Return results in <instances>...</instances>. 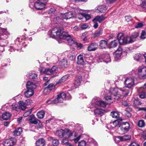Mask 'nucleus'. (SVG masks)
<instances>
[{"instance_id":"41","label":"nucleus","mask_w":146,"mask_h":146,"mask_svg":"<svg viewBox=\"0 0 146 146\" xmlns=\"http://www.w3.org/2000/svg\"><path fill=\"white\" fill-rule=\"evenodd\" d=\"M12 109L13 110H15L17 111H19L21 110V109L19 108V106L15 103H13L12 106Z\"/></svg>"},{"instance_id":"62","label":"nucleus","mask_w":146,"mask_h":146,"mask_svg":"<svg viewBox=\"0 0 146 146\" xmlns=\"http://www.w3.org/2000/svg\"><path fill=\"white\" fill-rule=\"evenodd\" d=\"M88 27V25L86 24H84L82 25L81 26V28L82 29H86Z\"/></svg>"},{"instance_id":"45","label":"nucleus","mask_w":146,"mask_h":146,"mask_svg":"<svg viewBox=\"0 0 146 146\" xmlns=\"http://www.w3.org/2000/svg\"><path fill=\"white\" fill-rule=\"evenodd\" d=\"M103 33V30L102 29H98L96 31L95 34L94 35L95 36H98L101 35Z\"/></svg>"},{"instance_id":"36","label":"nucleus","mask_w":146,"mask_h":146,"mask_svg":"<svg viewBox=\"0 0 146 146\" xmlns=\"http://www.w3.org/2000/svg\"><path fill=\"white\" fill-rule=\"evenodd\" d=\"M22 131V129L21 128L19 127L16 129L13 132V135L15 136L19 135L21 134Z\"/></svg>"},{"instance_id":"12","label":"nucleus","mask_w":146,"mask_h":146,"mask_svg":"<svg viewBox=\"0 0 146 146\" xmlns=\"http://www.w3.org/2000/svg\"><path fill=\"white\" fill-rule=\"evenodd\" d=\"M92 103L103 107H104L106 106V103L104 101L101 100H98L94 98L92 100Z\"/></svg>"},{"instance_id":"55","label":"nucleus","mask_w":146,"mask_h":146,"mask_svg":"<svg viewBox=\"0 0 146 146\" xmlns=\"http://www.w3.org/2000/svg\"><path fill=\"white\" fill-rule=\"evenodd\" d=\"M121 139V141H124L128 139V136L127 135H124L123 136H120Z\"/></svg>"},{"instance_id":"44","label":"nucleus","mask_w":146,"mask_h":146,"mask_svg":"<svg viewBox=\"0 0 146 146\" xmlns=\"http://www.w3.org/2000/svg\"><path fill=\"white\" fill-rule=\"evenodd\" d=\"M45 112L44 111H41L38 112L37 113L38 117L39 119H42L43 118Z\"/></svg>"},{"instance_id":"14","label":"nucleus","mask_w":146,"mask_h":146,"mask_svg":"<svg viewBox=\"0 0 146 146\" xmlns=\"http://www.w3.org/2000/svg\"><path fill=\"white\" fill-rule=\"evenodd\" d=\"M138 95L140 98L144 99L146 98V92L144 88H140L138 90Z\"/></svg>"},{"instance_id":"5","label":"nucleus","mask_w":146,"mask_h":146,"mask_svg":"<svg viewBox=\"0 0 146 146\" xmlns=\"http://www.w3.org/2000/svg\"><path fill=\"white\" fill-rule=\"evenodd\" d=\"M41 73H43L48 75L55 74L58 72V68L56 66H53L51 69L42 68L40 69Z\"/></svg>"},{"instance_id":"57","label":"nucleus","mask_w":146,"mask_h":146,"mask_svg":"<svg viewBox=\"0 0 146 146\" xmlns=\"http://www.w3.org/2000/svg\"><path fill=\"white\" fill-rule=\"evenodd\" d=\"M50 91V90L46 87L45 88L43 91V93L44 94H47L49 93Z\"/></svg>"},{"instance_id":"47","label":"nucleus","mask_w":146,"mask_h":146,"mask_svg":"<svg viewBox=\"0 0 146 146\" xmlns=\"http://www.w3.org/2000/svg\"><path fill=\"white\" fill-rule=\"evenodd\" d=\"M145 123L143 120H140L138 123V126L140 127H143L145 125Z\"/></svg>"},{"instance_id":"10","label":"nucleus","mask_w":146,"mask_h":146,"mask_svg":"<svg viewBox=\"0 0 146 146\" xmlns=\"http://www.w3.org/2000/svg\"><path fill=\"white\" fill-rule=\"evenodd\" d=\"M138 72L139 75L143 78H146V67L141 66L139 67Z\"/></svg>"},{"instance_id":"1","label":"nucleus","mask_w":146,"mask_h":146,"mask_svg":"<svg viewBox=\"0 0 146 146\" xmlns=\"http://www.w3.org/2000/svg\"><path fill=\"white\" fill-rule=\"evenodd\" d=\"M56 135L60 137H68L71 141L74 140L75 143H77L80 139L81 136L79 135L77 137V133L74 131L72 132L68 129H60L57 130Z\"/></svg>"},{"instance_id":"50","label":"nucleus","mask_w":146,"mask_h":146,"mask_svg":"<svg viewBox=\"0 0 146 146\" xmlns=\"http://www.w3.org/2000/svg\"><path fill=\"white\" fill-rule=\"evenodd\" d=\"M121 123H120V122L118 120H115L113 123V125L115 127H116L117 126L119 125V127H121Z\"/></svg>"},{"instance_id":"15","label":"nucleus","mask_w":146,"mask_h":146,"mask_svg":"<svg viewBox=\"0 0 146 146\" xmlns=\"http://www.w3.org/2000/svg\"><path fill=\"white\" fill-rule=\"evenodd\" d=\"M139 35V34L138 32H135L132 33L128 40V44L131 43L135 41Z\"/></svg>"},{"instance_id":"17","label":"nucleus","mask_w":146,"mask_h":146,"mask_svg":"<svg viewBox=\"0 0 146 146\" xmlns=\"http://www.w3.org/2000/svg\"><path fill=\"white\" fill-rule=\"evenodd\" d=\"M82 81V79L81 76L80 75H77L74 82V84L76 88L80 84L81 82Z\"/></svg>"},{"instance_id":"54","label":"nucleus","mask_w":146,"mask_h":146,"mask_svg":"<svg viewBox=\"0 0 146 146\" xmlns=\"http://www.w3.org/2000/svg\"><path fill=\"white\" fill-rule=\"evenodd\" d=\"M140 37L142 39H144L146 38V33L144 31H142Z\"/></svg>"},{"instance_id":"56","label":"nucleus","mask_w":146,"mask_h":146,"mask_svg":"<svg viewBox=\"0 0 146 146\" xmlns=\"http://www.w3.org/2000/svg\"><path fill=\"white\" fill-rule=\"evenodd\" d=\"M86 143L84 141L82 140L79 143L78 146H85Z\"/></svg>"},{"instance_id":"35","label":"nucleus","mask_w":146,"mask_h":146,"mask_svg":"<svg viewBox=\"0 0 146 146\" xmlns=\"http://www.w3.org/2000/svg\"><path fill=\"white\" fill-rule=\"evenodd\" d=\"M68 62L66 58L63 59L61 60L60 64L62 66L66 67L68 66Z\"/></svg>"},{"instance_id":"34","label":"nucleus","mask_w":146,"mask_h":146,"mask_svg":"<svg viewBox=\"0 0 146 146\" xmlns=\"http://www.w3.org/2000/svg\"><path fill=\"white\" fill-rule=\"evenodd\" d=\"M11 117V114L9 112H6L2 115V118L3 120H7Z\"/></svg>"},{"instance_id":"4","label":"nucleus","mask_w":146,"mask_h":146,"mask_svg":"<svg viewBox=\"0 0 146 146\" xmlns=\"http://www.w3.org/2000/svg\"><path fill=\"white\" fill-rule=\"evenodd\" d=\"M66 95L64 92H62L58 95L56 99L54 100H48L46 103L48 104H56L58 102H62L65 99Z\"/></svg>"},{"instance_id":"46","label":"nucleus","mask_w":146,"mask_h":146,"mask_svg":"<svg viewBox=\"0 0 146 146\" xmlns=\"http://www.w3.org/2000/svg\"><path fill=\"white\" fill-rule=\"evenodd\" d=\"M52 146H56L58 145L59 143V140L57 139H53L52 138Z\"/></svg>"},{"instance_id":"53","label":"nucleus","mask_w":146,"mask_h":146,"mask_svg":"<svg viewBox=\"0 0 146 146\" xmlns=\"http://www.w3.org/2000/svg\"><path fill=\"white\" fill-rule=\"evenodd\" d=\"M114 141L117 143H119L120 141H121L120 136L115 137L114 138Z\"/></svg>"},{"instance_id":"22","label":"nucleus","mask_w":146,"mask_h":146,"mask_svg":"<svg viewBox=\"0 0 146 146\" xmlns=\"http://www.w3.org/2000/svg\"><path fill=\"white\" fill-rule=\"evenodd\" d=\"M28 120L30 123L32 124H36L38 123V119L35 117L33 114L30 116V118Z\"/></svg>"},{"instance_id":"6","label":"nucleus","mask_w":146,"mask_h":146,"mask_svg":"<svg viewBox=\"0 0 146 146\" xmlns=\"http://www.w3.org/2000/svg\"><path fill=\"white\" fill-rule=\"evenodd\" d=\"M73 12L72 11H69L64 14H61L60 17H56L54 18V20H56L58 22H59V20L61 19H68L72 17H74L73 15Z\"/></svg>"},{"instance_id":"64","label":"nucleus","mask_w":146,"mask_h":146,"mask_svg":"<svg viewBox=\"0 0 146 146\" xmlns=\"http://www.w3.org/2000/svg\"><path fill=\"white\" fill-rule=\"evenodd\" d=\"M141 5L143 7L146 8V1L143 2L142 3Z\"/></svg>"},{"instance_id":"32","label":"nucleus","mask_w":146,"mask_h":146,"mask_svg":"<svg viewBox=\"0 0 146 146\" xmlns=\"http://www.w3.org/2000/svg\"><path fill=\"white\" fill-rule=\"evenodd\" d=\"M63 139L62 141V144L63 145H65L66 146H72V144L68 142V139H69L68 137L65 138Z\"/></svg>"},{"instance_id":"58","label":"nucleus","mask_w":146,"mask_h":146,"mask_svg":"<svg viewBox=\"0 0 146 146\" xmlns=\"http://www.w3.org/2000/svg\"><path fill=\"white\" fill-rule=\"evenodd\" d=\"M88 142L91 143H93L94 144H96V143L95 141L93 139L90 138L88 140Z\"/></svg>"},{"instance_id":"29","label":"nucleus","mask_w":146,"mask_h":146,"mask_svg":"<svg viewBox=\"0 0 146 146\" xmlns=\"http://www.w3.org/2000/svg\"><path fill=\"white\" fill-rule=\"evenodd\" d=\"M99 46L102 49L105 48L107 46L108 42L106 40H102L99 42Z\"/></svg>"},{"instance_id":"49","label":"nucleus","mask_w":146,"mask_h":146,"mask_svg":"<svg viewBox=\"0 0 146 146\" xmlns=\"http://www.w3.org/2000/svg\"><path fill=\"white\" fill-rule=\"evenodd\" d=\"M55 85L52 83L50 84L47 87L50 91L54 89Z\"/></svg>"},{"instance_id":"37","label":"nucleus","mask_w":146,"mask_h":146,"mask_svg":"<svg viewBox=\"0 0 146 146\" xmlns=\"http://www.w3.org/2000/svg\"><path fill=\"white\" fill-rule=\"evenodd\" d=\"M143 55L140 54H137L133 56L134 59L138 61L141 60L143 58Z\"/></svg>"},{"instance_id":"52","label":"nucleus","mask_w":146,"mask_h":146,"mask_svg":"<svg viewBox=\"0 0 146 146\" xmlns=\"http://www.w3.org/2000/svg\"><path fill=\"white\" fill-rule=\"evenodd\" d=\"M32 112V109H30L28 111L25 112L23 114L25 117H27Z\"/></svg>"},{"instance_id":"39","label":"nucleus","mask_w":146,"mask_h":146,"mask_svg":"<svg viewBox=\"0 0 146 146\" xmlns=\"http://www.w3.org/2000/svg\"><path fill=\"white\" fill-rule=\"evenodd\" d=\"M81 15L82 17L80 18H82V19H86V21L89 20L91 18V15H90L87 14L85 13H81Z\"/></svg>"},{"instance_id":"23","label":"nucleus","mask_w":146,"mask_h":146,"mask_svg":"<svg viewBox=\"0 0 146 146\" xmlns=\"http://www.w3.org/2000/svg\"><path fill=\"white\" fill-rule=\"evenodd\" d=\"M34 94V91L33 89H27L24 92L25 96L27 98H29L32 96Z\"/></svg>"},{"instance_id":"42","label":"nucleus","mask_w":146,"mask_h":146,"mask_svg":"<svg viewBox=\"0 0 146 146\" xmlns=\"http://www.w3.org/2000/svg\"><path fill=\"white\" fill-rule=\"evenodd\" d=\"M28 77L29 78L33 80L36 79L37 78V75L36 74L34 73H29Z\"/></svg>"},{"instance_id":"8","label":"nucleus","mask_w":146,"mask_h":146,"mask_svg":"<svg viewBox=\"0 0 146 146\" xmlns=\"http://www.w3.org/2000/svg\"><path fill=\"white\" fill-rule=\"evenodd\" d=\"M32 102V100L30 99L26 100L25 102L20 101L19 103V108L21 110H24L27 108V106L31 104Z\"/></svg>"},{"instance_id":"30","label":"nucleus","mask_w":146,"mask_h":146,"mask_svg":"<svg viewBox=\"0 0 146 146\" xmlns=\"http://www.w3.org/2000/svg\"><path fill=\"white\" fill-rule=\"evenodd\" d=\"M135 77L128 78V88H131L134 84Z\"/></svg>"},{"instance_id":"2","label":"nucleus","mask_w":146,"mask_h":146,"mask_svg":"<svg viewBox=\"0 0 146 146\" xmlns=\"http://www.w3.org/2000/svg\"><path fill=\"white\" fill-rule=\"evenodd\" d=\"M62 31L59 27H56L53 28L52 30L48 32V34L50 36L53 38L58 37L60 39L66 40L70 38V35L65 32H63L61 34Z\"/></svg>"},{"instance_id":"26","label":"nucleus","mask_w":146,"mask_h":146,"mask_svg":"<svg viewBox=\"0 0 146 146\" xmlns=\"http://www.w3.org/2000/svg\"><path fill=\"white\" fill-rule=\"evenodd\" d=\"M74 12H73L74 17H77L79 19L81 20L82 19L79 17L81 15L80 10L78 8H75L74 9Z\"/></svg>"},{"instance_id":"59","label":"nucleus","mask_w":146,"mask_h":146,"mask_svg":"<svg viewBox=\"0 0 146 146\" xmlns=\"http://www.w3.org/2000/svg\"><path fill=\"white\" fill-rule=\"evenodd\" d=\"M129 146H140L135 142H132Z\"/></svg>"},{"instance_id":"3","label":"nucleus","mask_w":146,"mask_h":146,"mask_svg":"<svg viewBox=\"0 0 146 146\" xmlns=\"http://www.w3.org/2000/svg\"><path fill=\"white\" fill-rule=\"evenodd\" d=\"M119 90L117 88H111L110 91V92L104 96L106 99L109 101V104L113 103V100H118L120 98V95L119 94Z\"/></svg>"},{"instance_id":"63","label":"nucleus","mask_w":146,"mask_h":146,"mask_svg":"<svg viewBox=\"0 0 146 146\" xmlns=\"http://www.w3.org/2000/svg\"><path fill=\"white\" fill-rule=\"evenodd\" d=\"M122 103L123 105L125 106H127L128 105V103L127 101V100H124L123 101Z\"/></svg>"},{"instance_id":"48","label":"nucleus","mask_w":146,"mask_h":146,"mask_svg":"<svg viewBox=\"0 0 146 146\" xmlns=\"http://www.w3.org/2000/svg\"><path fill=\"white\" fill-rule=\"evenodd\" d=\"M141 102L139 101L138 98L135 99L133 102V104L135 106L141 105Z\"/></svg>"},{"instance_id":"61","label":"nucleus","mask_w":146,"mask_h":146,"mask_svg":"<svg viewBox=\"0 0 146 146\" xmlns=\"http://www.w3.org/2000/svg\"><path fill=\"white\" fill-rule=\"evenodd\" d=\"M116 0H106L107 3L111 4L113 3Z\"/></svg>"},{"instance_id":"28","label":"nucleus","mask_w":146,"mask_h":146,"mask_svg":"<svg viewBox=\"0 0 146 146\" xmlns=\"http://www.w3.org/2000/svg\"><path fill=\"white\" fill-rule=\"evenodd\" d=\"M105 19V17L103 16H98L96 17L93 20V21L95 22L98 21L99 23H100Z\"/></svg>"},{"instance_id":"31","label":"nucleus","mask_w":146,"mask_h":146,"mask_svg":"<svg viewBox=\"0 0 146 146\" xmlns=\"http://www.w3.org/2000/svg\"><path fill=\"white\" fill-rule=\"evenodd\" d=\"M127 122H122L121 123V125H122L121 128V129L122 131V133H127L128 131L127 128V127H125L124 125H125Z\"/></svg>"},{"instance_id":"13","label":"nucleus","mask_w":146,"mask_h":146,"mask_svg":"<svg viewBox=\"0 0 146 146\" xmlns=\"http://www.w3.org/2000/svg\"><path fill=\"white\" fill-rule=\"evenodd\" d=\"M15 143V139L13 138L6 140L4 143V146H13Z\"/></svg>"},{"instance_id":"25","label":"nucleus","mask_w":146,"mask_h":146,"mask_svg":"<svg viewBox=\"0 0 146 146\" xmlns=\"http://www.w3.org/2000/svg\"><path fill=\"white\" fill-rule=\"evenodd\" d=\"M26 86L27 89H33L36 88V86L33 82L28 81L26 84Z\"/></svg>"},{"instance_id":"38","label":"nucleus","mask_w":146,"mask_h":146,"mask_svg":"<svg viewBox=\"0 0 146 146\" xmlns=\"http://www.w3.org/2000/svg\"><path fill=\"white\" fill-rule=\"evenodd\" d=\"M107 7L105 5H103L99 6L97 9L101 13H102L107 9Z\"/></svg>"},{"instance_id":"7","label":"nucleus","mask_w":146,"mask_h":146,"mask_svg":"<svg viewBox=\"0 0 146 146\" xmlns=\"http://www.w3.org/2000/svg\"><path fill=\"white\" fill-rule=\"evenodd\" d=\"M118 42L120 44L125 45L127 43V37L124 36V35L121 33L118 34L117 36Z\"/></svg>"},{"instance_id":"18","label":"nucleus","mask_w":146,"mask_h":146,"mask_svg":"<svg viewBox=\"0 0 146 146\" xmlns=\"http://www.w3.org/2000/svg\"><path fill=\"white\" fill-rule=\"evenodd\" d=\"M98 44L96 43H92L88 47V49L89 51H94L97 49Z\"/></svg>"},{"instance_id":"27","label":"nucleus","mask_w":146,"mask_h":146,"mask_svg":"<svg viewBox=\"0 0 146 146\" xmlns=\"http://www.w3.org/2000/svg\"><path fill=\"white\" fill-rule=\"evenodd\" d=\"M83 56L80 54L77 57V63L79 64L83 65L85 62V60L83 58Z\"/></svg>"},{"instance_id":"60","label":"nucleus","mask_w":146,"mask_h":146,"mask_svg":"<svg viewBox=\"0 0 146 146\" xmlns=\"http://www.w3.org/2000/svg\"><path fill=\"white\" fill-rule=\"evenodd\" d=\"M106 56L107 57V58H105V59L106 60V63L110 62L111 61V59L109 55L108 54Z\"/></svg>"},{"instance_id":"11","label":"nucleus","mask_w":146,"mask_h":146,"mask_svg":"<svg viewBox=\"0 0 146 146\" xmlns=\"http://www.w3.org/2000/svg\"><path fill=\"white\" fill-rule=\"evenodd\" d=\"M67 41L68 44L69 45H73L74 46H76L80 48H81L82 47V44L80 43H79L75 42L73 40L72 38L71 37L70 35V38H68L67 39Z\"/></svg>"},{"instance_id":"33","label":"nucleus","mask_w":146,"mask_h":146,"mask_svg":"<svg viewBox=\"0 0 146 146\" xmlns=\"http://www.w3.org/2000/svg\"><path fill=\"white\" fill-rule=\"evenodd\" d=\"M69 77V75H66L63 76L60 79L56 81V84L63 82L67 80Z\"/></svg>"},{"instance_id":"19","label":"nucleus","mask_w":146,"mask_h":146,"mask_svg":"<svg viewBox=\"0 0 146 146\" xmlns=\"http://www.w3.org/2000/svg\"><path fill=\"white\" fill-rule=\"evenodd\" d=\"M127 78H126L124 82V84L125 85V87H124L123 89L121 90V91L123 92V94H124L123 97V98L127 96L128 94L127 89L128 87V85L126 84V82L127 81Z\"/></svg>"},{"instance_id":"20","label":"nucleus","mask_w":146,"mask_h":146,"mask_svg":"<svg viewBox=\"0 0 146 146\" xmlns=\"http://www.w3.org/2000/svg\"><path fill=\"white\" fill-rule=\"evenodd\" d=\"M122 53L121 48L119 47L114 52L113 55L115 58L117 59L119 58L121 56Z\"/></svg>"},{"instance_id":"16","label":"nucleus","mask_w":146,"mask_h":146,"mask_svg":"<svg viewBox=\"0 0 146 146\" xmlns=\"http://www.w3.org/2000/svg\"><path fill=\"white\" fill-rule=\"evenodd\" d=\"M9 33L7 31V29H2L1 30V35L2 40H5L7 38Z\"/></svg>"},{"instance_id":"24","label":"nucleus","mask_w":146,"mask_h":146,"mask_svg":"<svg viewBox=\"0 0 146 146\" xmlns=\"http://www.w3.org/2000/svg\"><path fill=\"white\" fill-rule=\"evenodd\" d=\"M45 141L42 138L39 139L36 142V146H44L45 145Z\"/></svg>"},{"instance_id":"43","label":"nucleus","mask_w":146,"mask_h":146,"mask_svg":"<svg viewBox=\"0 0 146 146\" xmlns=\"http://www.w3.org/2000/svg\"><path fill=\"white\" fill-rule=\"evenodd\" d=\"M118 41L115 40L112 41L110 44V46L111 48H114L116 47L118 44Z\"/></svg>"},{"instance_id":"51","label":"nucleus","mask_w":146,"mask_h":146,"mask_svg":"<svg viewBox=\"0 0 146 146\" xmlns=\"http://www.w3.org/2000/svg\"><path fill=\"white\" fill-rule=\"evenodd\" d=\"M144 25V23H139L137 24V25L135 26L136 28H140L143 27Z\"/></svg>"},{"instance_id":"40","label":"nucleus","mask_w":146,"mask_h":146,"mask_svg":"<svg viewBox=\"0 0 146 146\" xmlns=\"http://www.w3.org/2000/svg\"><path fill=\"white\" fill-rule=\"evenodd\" d=\"M111 115L113 118L118 119L119 117V113L116 111H113L111 112Z\"/></svg>"},{"instance_id":"9","label":"nucleus","mask_w":146,"mask_h":146,"mask_svg":"<svg viewBox=\"0 0 146 146\" xmlns=\"http://www.w3.org/2000/svg\"><path fill=\"white\" fill-rule=\"evenodd\" d=\"M35 7L38 10L43 9L45 7L46 3L42 2V0H39L35 2L33 4Z\"/></svg>"},{"instance_id":"21","label":"nucleus","mask_w":146,"mask_h":146,"mask_svg":"<svg viewBox=\"0 0 146 146\" xmlns=\"http://www.w3.org/2000/svg\"><path fill=\"white\" fill-rule=\"evenodd\" d=\"M94 113L96 115H102L105 112V111L100 108H96L94 110Z\"/></svg>"}]
</instances>
